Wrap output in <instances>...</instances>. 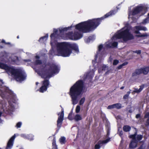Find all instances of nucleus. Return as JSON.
Returning <instances> with one entry per match:
<instances>
[{
	"label": "nucleus",
	"instance_id": "f257e3e1",
	"mask_svg": "<svg viewBox=\"0 0 149 149\" xmlns=\"http://www.w3.org/2000/svg\"><path fill=\"white\" fill-rule=\"evenodd\" d=\"M116 13L115 10H111L101 17L89 19L76 24L75 26V29L84 33L93 31L100 24L102 20L114 15Z\"/></svg>",
	"mask_w": 149,
	"mask_h": 149
},
{
	"label": "nucleus",
	"instance_id": "f03ea898",
	"mask_svg": "<svg viewBox=\"0 0 149 149\" xmlns=\"http://www.w3.org/2000/svg\"><path fill=\"white\" fill-rule=\"evenodd\" d=\"M59 70L60 69L58 65L55 63H52L49 68L45 70L42 72L41 77L45 80L42 82V86L38 90L40 92L44 93L47 90L49 87V81L48 79H46L51 77L54 74L58 73Z\"/></svg>",
	"mask_w": 149,
	"mask_h": 149
},
{
	"label": "nucleus",
	"instance_id": "7ed1b4c3",
	"mask_svg": "<svg viewBox=\"0 0 149 149\" xmlns=\"http://www.w3.org/2000/svg\"><path fill=\"white\" fill-rule=\"evenodd\" d=\"M84 83L82 80H79L70 88L69 95L74 105L77 103L79 98L84 93Z\"/></svg>",
	"mask_w": 149,
	"mask_h": 149
},
{
	"label": "nucleus",
	"instance_id": "20e7f679",
	"mask_svg": "<svg viewBox=\"0 0 149 149\" xmlns=\"http://www.w3.org/2000/svg\"><path fill=\"white\" fill-rule=\"evenodd\" d=\"M58 53L63 57H68L72 53V50L77 53L79 52L78 47L75 43L71 44L66 42L58 43L56 45Z\"/></svg>",
	"mask_w": 149,
	"mask_h": 149
},
{
	"label": "nucleus",
	"instance_id": "39448f33",
	"mask_svg": "<svg viewBox=\"0 0 149 149\" xmlns=\"http://www.w3.org/2000/svg\"><path fill=\"white\" fill-rule=\"evenodd\" d=\"M0 68L5 70L7 72L11 74V75L17 81L21 82L26 78V74L21 69L14 68L0 62Z\"/></svg>",
	"mask_w": 149,
	"mask_h": 149
},
{
	"label": "nucleus",
	"instance_id": "423d86ee",
	"mask_svg": "<svg viewBox=\"0 0 149 149\" xmlns=\"http://www.w3.org/2000/svg\"><path fill=\"white\" fill-rule=\"evenodd\" d=\"M113 37L116 39H122L124 42H126L134 38L133 35L131 33L130 30L127 28L124 29H122L118 31Z\"/></svg>",
	"mask_w": 149,
	"mask_h": 149
},
{
	"label": "nucleus",
	"instance_id": "0eeeda50",
	"mask_svg": "<svg viewBox=\"0 0 149 149\" xmlns=\"http://www.w3.org/2000/svg\"><path fill=\"white\" fill-rule=\"evenodd\" d=\"M148 8L145 5L138 6L134 8L131 12L132 15H136L140 13L144 15L147 11Z\"/></svg>",
	"mask_w": 149,
	"mask_h": 149
},
{
	"label": "nucleus",
	"instance_id": "6e6552de",
	"mask_svg": "<svg viewBox=\"0 0 149 149\" xmlns=\"http://www.w3.org/2000/svg\"><path fill=\"white\" fill-rule=\"evenodd\" d=\"M149 72V66L136 69L132 74V77H135L141 74L146 75Z\"/></svg>",
	"mask_w": 149,
	"mask_h": 149
},
{
	"label": "nucleus",
	"instance_id": "1a4fd4ad",
	"mask_svg": "<svg viewBox=\"0 0 149 149\" xmlns=\"http://www.w3.org/2000/svg\"><path fill=\"white\" fill-rule=\"evenodd\" d=\"M60 106L62 108L61 112L60 114V113H58V116H58V120H57V127L59 129L61 127L63 121V120L64 118V109L63 108H62V106L60 105Z\"/></svg>",
	"mask_w": 149,
	"mask_h": 149
},
{
	"label": "nucleus",
	"instance_id": "9d476101",
	"mask_svg": "<svg viewBox=\"0 0 149 149\" xmlns=\"http://www.w3.org/2000/svg\"><path fill=\"white\" fill-rule=\"evenodd\" d=\"M58 31L55 30L54 31V32L51 34L50 37L51 38L50 44L51 46H52L56 41V39L57 36V33Z\"/></svg>",
	"mask_w": 149,
	"mask_h": 149
},
{
	"label": "nucleus",
	"instance_id": "9b49d317",
	"mask_svg": "<svg viewBox=\"0 0 149 149\" xmlns=\"http://www.w3.org/2000/svg\"><path fill=\"white\" fill-rule=\"evenodd\" d=\"M110 138H108L104 140H100L95 145V149H99L101 147V145L102 144L106 143L109 141L110 140Z\"/></svg>",
	"mask_w": 149,
	"mask_h": 149
},
{
	"label": "nucleus",
	"instance_id": "f8f14e48",
	"mask_svg": "<svg viewBox=\"0 0 149 149\" xmlns=\"http://www.w3.org/2000/svg\"><path fill=\"white\" fill-rule=\"evenodd\" d=\"M15 136L14 135L8 141L6 148V149H10L12 147L13 145L14 140Z\"/></svg>",
	"mask_w": 149,
	"mask_h": 149
},
{
	"label": "nucleus",
	"instance_id": "ddd939ff",
	"mask_svg": "<svg viewBox=\"0 0 149 149\" xmlns=\"http://www.w3.org/2000/svg\"><path fill=\"white\" fill-rule=\"evenodd\" d=\"M83 36V34L78 32H75L73 33V40H76L81 38Z\"/></svg>",
	"mask_w": 149,
	"mask_h": 149
},
{
	"label": "nucleus",
	"instance_id": "4468645a",
	"mask_svg": "<svg viewBox=\"0 0 149 149\" xmlns=\"http://www.w3.org/2000/svg\"><path fill=\"white\" fill-rule=\"evenodd\" d=\"M138 141L136 140H132L129 145V147L130 148H134L137 146Z\"/></svg>",
	"mask_w": 149,
	"mask_h": 149
},
{
	"label": "nucleus",
	"instance_id": "2eb2a0df",
	"mask_svg": "<svg viewBox=\"0 0 149 149\" xmlns=\"http://www.w3.org/2000/svg\"><path fill=\"white\" fill-rule=\"evenodd\" d=\"M65 36L66 39L73 40V33L72 32H69L67 33H66Z\"/></svg>",
	"mask_w": 149,
	"mask_h": 149
},
{
	"label": "nucleus",
	"instance_id": "dca6fc26",
	"mask_svg": "<svg viewBox=\"0 0 149 149\" xmlns=\"http://www.w3.org/2000/svg\"><path fill=\"white\" fill-rule=\"evenodd\" d=\"M144 85L143 84L140 86V88L139 89L137 88H134V90L133 91V92L135 93H140L144 87Z\"/></svg>",
	"mask_w": 149,
	"mask_h": 149
},
{
	"label": "nucleus",
	"instance_id": "f3484780",
	"mask_svg": "<svg viewBox=\"0 0 149 149\" xmlns=\"http://www.w3.org/2000/svg\"><path fill=\"white\" fill-rule=\"evenodd\" d=\"M135 28L136 30L140 31L143 30L146 31L147 30V29L146 27L141 26H136L135 27Z\"/></svg>",
	"mask_w": 149,
	"mask_h": 149
},
{
	"label": "nucleus",
	"instance_id": "a211bd4d",
	"mask_svg": "<svg viewBox=\"0 0 149 149\" xmlns=\"http://www.w3.org/2000/svg\"><path fill=\"white\" fill-rule=\"evenodd\" d=\"M52 149H58L56 143V139L55 137H54L52 140Z\"/></svg>",
	"mask_w": 149,
	"mask_h": 149
},
{
	"label": "nucleus",
	"instance_id": "6ab92c4d",
	"mask_svg": "<svg viewBox=\"0 0 149 149\" xmlns=\"http://www.w3.org/2000/svg\"><path fill=\"white\" fill-rule=\"evenodd\" d=\"M131 127L129 125H124L123 127V130L125 132H129L131 130Z\"/></svg>",
	"mask_w": 149,
	"mask_h": 149
},
{
	"label": "nucleus",
	"instance_id": "aec40b11",
	"mask_svg": "<svg viewBox=\"0 0 149 149\" xmlns=\"http://www.w3.org/2000/svg\"><path fill=\"white\" fill-rule=\"evenodd\" d=\"M59 141L61 144H65L66 142L65 138L64 136H61L59 139Z\"/></svg>",
	"mask_w": 149,
	"mask_h": 149
},
{
	"label": "nucleus",
	"instance_id": "412c9836",
	"mask_svg": "<svg viewBox=\"0 0 149 149\" xmlns=\"http://www.w3.org/2000/svg\"><path fill=\"white\" fill-rule=\"evenodd\" d=\"M72 28V26H70L68 27H65L63 29H59V31L60 33H61L64 32V31H67L70 29Z\"/></svg>",
	"mask_w": 149,
	"mask_h": 149
},
{
	"label": "nucleus",
	"instance_id": "4be33fe9",
	"mask_svg": "<svg viewBox=\"0 0 149 149\" xmlns=\"http://www.w3.org/2000/svg\"><path fill=\"white\" fill-rule=\"evenodd\" d=\"M95 39L94 36L93 35L89 36L85 40L87 43Z\"/></svg>",
	"mask_w": 149,
	"mask_h": 149
},
{
	"label": "nucleus",
	"instance_id": "5701e85b",
	"mask_svg": "<svg viewBox=\"0 0 149 149\" xmlns=\"http://www.w3.org/2000/svg\"><path fill=\"white\" fill-rule=\"evenodd\" d=\"M48 37V34H46L45 36L42 37L40 38L38 41L40 42H42L44 41V40H46Z\"/></svg>",
	"mask_w": 149,
	"mask_h": 149
},
{
	"label": "nucleus",
	"instance_id": "b1692460",
	"mask_svg": "<svg viewBox=\"0 0 149 149\" xmlns=\"http://www.w3.org/2000/svg\"><path fill=\"white\" fill-rule=\"evenodd\" d=\"M74 119L76 121H78L82 120V118L81 116L78 114H77L75 116Z\"/></svg>",
	"mask_w": 149,
	"mask_h": 149
},
{
	"label": "nucleus",
	"instance_id": "393cba45",
	"mask_svg": "<svg viewBox=\"0 0 149 149\" xmlns=\"http://www.w3.org/2000/svg\"><path fill=\"white\" fill-rule=\"evenodd\" d=\"M136 135L137 133L136 132H135L134 134L130 135L129 137L130 138L132 139V140H136Z\"/></svg>",
	"mask_w": 149,
	"mask_h": 149
},
{
	"label": "nucleus",
	"instance_id": "a878e982",
	"mask_svg": "<svg viewBox=\"0 0 149 149\" xmlns=\"http://www.w3.org/2000/svg\"><path fill=\"white\" fill-rule=\"evenodd\" d=\"M128 63V62H124V63H122V64L120 65L119 66H118V67L117 68L118 69H120L121 68H122L124 66L126 65H127Z\"/></svg>",
	"mask_w": 149,
	"mask_h": 149
},
{
	"label": "nucleus",
	"instance_id": "bb28decb",
	"mask_svg": "<svg viewBox=\"0 0 149 149\" xmlns=\"http://www.w3.org/2000/svg\"><path fill=\"white\" fill-rule=\"evenodd\" d=\"M85 100V98L84 97L82 98L79 100V104L80 105H82L83 104Z\"/></svg>",
	"mask_w": 149,
	"mask_h": 149
},
{
	"label": "nucleus",
	"instance_id": "cd10ccee",
	"mask_svg": "<svg viewBox=\"0 0 149 149\" xmlns=\"http://www.w3.org/2000/svg\"><path fill=\"white\" fill-rule=\"evenodd\" d=\"M34 64L35 65H40L42 63V61L39 60H36L34 62Z\"/></svg>",
	"mask_w": 149,
	"mask_h": 149
},
{
	"label": "nucleus",
	"instance_id": "c85d7f7f",
	"mask_svg": "<svg viewBox=\"0 0 149 149\" xmlns=\"http://www.w3.org/2000/svg\"><path fill=\"white\" fill-rule=\"evenodd\" d=\"M131 92L130 91H128L127 94L125 95L123 97V99H128L129 98V95L130 93Z\"/></svg>",
	"mask_w": 149,
	"mask_h": 149
},
{
	"label": "nucleus",
	"instance_id": "c756f323",
	"mask_svg": "<svg viewBox=\"0 0 149 149\" xmlns=\"http://www.w3.org/2000/svg\"><path fill=\"white\" fill-rule=\"evenodd\" d=\"M143 135L141 134H138L137 135L136 137V139L137 141H140L143 138Z\"/></svg>",
	"mask_w": 149,
	"mask_h": 149
},
{
	"label": "nucleus",
	"instance_id": "7c9ffc66",
	"mask_svg": "<svg viewBox=\"0 0 149 149\" xmlns=\"http://www.w3.org/2000/svg\"><path fill=\"white\" fill-rule=\"evenodd\" d=\"M114 106L117 109H120L121 108V104L120 103H118L116 104H115Z\"/></svg>",
	"mask_w": 149,
	"mask_h": 149
},
{
	"label": "nucleus",
	"instance_id": "2f4dec72",
	"mask_svg": "<svg viewBox=\"0 0 149 149\" xmlns=\"http://www.w3.org/2000/svg\"><path fill=\"white\" fill-rule=\"evenodd\" d=\"M118 45V43L116 42H114L111 44V46L113 48L117 47Z\"/></svg>",
	"mask_w": 149,
	"mask_h": 149
},
{
	"label": "nucleus",
	"instance_id": "473e14b6",
	"mask_svg": "<svg viewBox=\"0 0 149 149\" xmlns=\"http://www.w3.org/2000/svg\"><path fill=\"white\" fill-rule=\"evenodd\" d=\"M80 110V107L79 105H77L76 108L75 112L77 113H79Z\"/></svg>",
	"mask_w": 149,
	"mask_h": 149
},
{
	"label": "nucleus",
	"instance_id": "72a5a7b5",
	"mask_svg": "<svg viewBox=\"0 0 149 149\" xmlns=\"http://www.w3.org/2000/svg\"><path fill=\"white\" fill-rule=\"evenodd\" d=\"M1 56L4 58H6L7 56V54L5 52H2L1 53Z\"/></svg>",
	"mask_w": 149,
	"mask_h": 149
},
{
	"label": "nucleus",
	"instance_id": "f704fd0d",
	"mask_svg": "<svg viewBox=\"0 0 149 149\" xmlns=\"http://www.w3.org/2000/svg\"><path fill=\"white\" fill-rule=\"evenodd\" d=\"M119 61L117 59H115L113 60V64L114 65H116L119 63Z\"/></svg>",
	"mask_w": 149,
	"mask_h": 149
},
{
	"label": "nucleus",
	"instance_id": "c9c22d12",
	"mask_svg": "<svg viewBox=\"0 0 149 149\" xmlns=\"http://www.w3.org/2000/svg\"><path fill=\"white\" fill-rule=\"evenodd\" d=\"M115 108V107L114 104L111 105H109L107 107V109H111Z\"/></svg>",
	"mask_w": 149,
	"mask_h": 149
},
{
	"label": "nucleus",
	"instance_id": "e433bc0d",
	"mask_svg": "<svg viewBox=\"0 0 149 149\" xmlns=\"http://www.w3.org/2000/svg\"><path fill=\"white\" fill-rule=\"evenodd\" d=\"M133 53H136L137 54L140 55L141 53V50H139L133 51Z\"/></svg>",
	"mask_w": 149,
	"mask_h": 149
},
{
	"label": "nucleus",
	"instance_id": "4c0bfd02",
	"mask_svg": "<svg viewBox=\"0 0 149 149\" xmlns=\"http://www.w3.org/2000/svg\"><path fill=\"white\" fill-rule=\"evenodd\" d=\"M72 113H70L68 116V118L70 120H72L73 119V118L72 117Z\"/></svg>",
	"mask_w": 149,
	"mask_h": 149
},
{
	"label": "nucleus",
	"instance_id": "58836bf2",
	"mask_svg": "<svg viewBox=\"0 0 149 149\" xmlns=\"http://www.w3.org/2000/svg\"><path fill=\"white\" fill-rule=\"evenodd\" d=\"M148 35L146 33L143 34L138 36V37H144L147 36Z\"/></svg>",
	"mask_w": 149,
	"mask_h": 149
},
{
	"label": "nucleus",
	"instance_id": "ea45409f",
	"mask_svg": "<svg viewBox=\"0 0 149 149\" xmlns=\"http://www.w3.org/2000/svg\"><path fill=\"white\" fill-rule=\"evenodd\" d=\"M22 125V123L21 122H19L16 124V126L17 128H19Z\"/></svg>",
	"mask_w": 149,
	"mask_h": 149
},
{
	"label": "nucleus",
	"instance_id": "a19ab883",
	"mask_svg": "<svg viewBox=\"0 0 149 149\" xmlns=\"http://www.w3.org/2000/svg\"><path fill=\"white\" fill-rule=\"evenodd\" d=\"M149 118V112H147L144 115V118Z\"/></svg>",
	"mask_w": 149,
	"mask_h": 149
},
{
	"label": "nucleus",
	"instance_id": "79ce46f5",
	"mask_svg": "<svg viewBox=\"0 0 149 149\" xmlns=\"http://www.w3.org/2000/svg\"><path fill=\"white\" fill-rule=\"evenodd\" d=\"M103 47V45H100L98 46V51H100Z\"/></svg>",
	"mask_w": 149,
	"mask_h": 149
},
{
	"label": "nucleus",
	"instance_id": "37998d69",
	"mask_svg": "<svg viewBox=\"0 0 149 149\" xmlns=\"http://www.w3.org/2000/svg\"><path fill=\"white\" fill-rule=\"evenodd\" d=\"M146 126H149V118L147 119L146 121Z\"/></svg>",
	"mask_w": 149,
	"mask_h": 149
},
{
	"label": "nucleus",
	"instance_id": "c03bdc74",
	"mask_svg": "<svg viewBox=\"0 0 149 149\" xmlns=\"http://www.w3.org/2000/svg\"><path fill=\"white\" fill-rule=\"evenodd\" d=\"M16 59L15 60H14V59H12V61L13 62H16L18 60V58L17 56H15Z\"/></svg>",
	"mask_w": 149,
	"mask_h": 149
},
{
	"label": "nucleus",
	"instance_id": "a18cd8bd",
	"mask_svg": "<svg viewBox=\"0 0 149 149\" xmlns=\"http://www.w3.org/2000/svg\"><path fill=\"white\" fill-rule=\"evenodd\" d=\"M123 132L122 130L119 131V134L120 136H121L123 135Z\"/></svg>",
	"mask_w": 149,
	"mask_h": 149
},
{
	"label": "nucleus",
	"instance_id": "49530a36",
	"mask_svg": "<svg viewBox=\"0 0 149 149\" xmlns=\"http://www.w3.org/2000/svg\"><path fill=\"white\" fill-rule=\"evenodd\" d=\"M141 117V114L140 113L136 114L135 117L136 118H139Z\"/></svg>",
	"mask_w": 149,
	"mask_h": 149
},
{
	"label": "nucleus",
	"instance_id": "de8ad7c7",
	"mask_svg": "<svg viewBox=\"0 0 149 149\" xmlns=\"http://www.w3.org/2000/svg\"><path fill=\"white\" fill-rule=\"evenodd\" d=\"M51 64H50V63H49V62H48L47 64H45V66H44V68H45L47 66V65H48V66H50L51 65Z\"/></svg>",
	"mask_w": 149,
	"mask_h": 149
},
{
	"label": "nucleus",
	"instance_id": "09e8293b",
	"mask_svg": "<svg viewBox=\"0 0 149 149\" xmlns=\"http://www.w3.org/2000/svg\"><path fill=\"white\" fill-rule=\"evenodd\" d=\"M139 30H136L135 31V33L136 34H141L139 32Z\"/></svg>",
	"mask_w": 149,
	"mask_h": 149
},
{
	"label": "nucleus",
	"instance_id": "8fccbe9b",
	"mask_svg": "<svg viewBox=\"0 0 149 149\" xmlns=\"http://www.w3.org/2000/svg\"><path fill=\"white\" fill-rule=\"evenodd\" d=\"M148 19H146L143 20V23H146L148 22Z\"/></svg>",
	"mask_w": 149,
	"mask_h": 149
},
{
	"label": "nucleus",
	"instance_id": "3c124183",
	"mask_svg": "<svg viewBox=\"0 0 149 149\" xmlns=\"http://www.w3.org/2000/svg\"><path fill=\"white\" fill-rule=\"evenodd\" d=\"M109 134H110L109 130V129H108V130L107 131V136H109Z\"/></svg>",
	"mask_w": 149,
	"mask_h": 149
},
{
	"label": "nucleus",
	"instance_id": "603ef678",
	"mask_svg": "<svg viewBox=\"0 0 149 149\" xmlns=\"http://www.w3.org/2000/svg\"><path fill=\"white\" fill-rule=\"evenodd\" d=\"M106 68V66L105 65H103L102 67V70H105V68Z\"/></svg>",
	"mask_w": 149,
	"mask_h": 149
},
{
	"label": "nucleus",
	"instance_id": "864d4df0",
	"mask_svg": "<svg viewBox=\"0 0 149 149\" xmlns=\"http://www.w3.org/2000/svg\"><path fill=\"white\" fill-rule=\"evenodd\" d=\"M1 43H4L5 44H6V42L3 39L1 42Z\"/></svg>",
	"mask_w": 149,
	"mask_h": 149
},
{
	"label": "nucleus",
	"instance_id": "5fc2aeb1",
	"mask_svg": "<svg viewBox=\"0 0 149 149\" xmlns=\"http://www.w3.org/2000/svg\"><path fill=\"white\" fill-rule=\"evenodd\" d=\"M5 44H6V45H10L11 46H12L10 43L9 42H6V43Z\"/></svg>",
	"mask_w": 149,
	"mask_h": 149
},
{
	"label": "nucleus",
	"instance_id": "6e6d98bb",
	"mask_svg": "<svg viewBox=\"0 0 149 149\" xmlns=\"http://www.w3.org/2000/svg\"><path fill=\"white\" fill-rule=\"evenodd\" d=\"M128 112L130 113H132V111L131 109H130L129 110Z\"/></svg>",
	"mask_w": 149,
	"mask_h": 149
},
{
	"label": "nucleus",
	"instance_id": "4d7b16f0",
	"mask_svg": "<svg viewBox=\"0 0 149 149\" xmlns=\"http://www.w3.org/2000/svg\"><path fill=\"white\" fill-rule=\"evenodd\" d=\"M36 58L39 59L40 58V57L38 56H36Z\"/></svg>",
	"mask_w": 149,
	"mask_h": 149
},
{
	"label": "nucleus",
	"instance_id": "13d9d810",
	"mask_svg": "<svg viewBox=\"0 0 149 149\" xmlns=\"http://www.w3.org/2000/svg\"><path fill=\"white\" fill-rule=\"evenodd\" d=\"M124 86H123L121 87L120 88V89H124Z\"/></svg>",
	"mask_w": 149,
	"mask_h": 149
},
{
	"label": "nucleus",
	"instance_id": "bf43d9fd",
	"mask_svg": "<svg viewBox=\"0 0 149 149\" xmlns=\"http://www.w3.org/2000/svg\"><path fill=\"white\" fill-rule=\"evenodd\" d=\"M42 67H43V68H44V67H43V66H42ZM45 70V68H44V70H43V71H42V72H41V75L42 74V72H43V71H44V70Z\"/></svg>",
	"mask_w": 149,
	"mask_h": 149
},
{
	"label": "nucleus",
	"instance_id": "052dcab7",
	"mask_svg": "<svg viewBox=\"0 0 149 149\" xmlns=\"http://www.w3.org/2000/svg\"><path fill=\"white\" fill-rule=\"evenodd\" d=\"M2 114V112H0V117H1V116Z\"/></svg>",
	"mask_w": 149,
	"mask_h": 149
},
{
	"label": "nucleus",
	"instance_id": "680f3d73",
	"mask_svg": "<svg viewBox=\"0 0 149 149\" xmlns=\"http://www.w3.org/2000/svg\"><path fill=\"white\" fill-rule=\"evenodd\" d=\"M17 39H19V36H17Z\"/></svg>",
	"mask_w": 149,
	"mask_h": 149
},
{
	"label": "nucleus",
	"instance_id": "e2e57ef3",
	"mask_svg": "<svg viewBox=\"0 0 149 149\" xmlns=\"http://www.w3.org/2000/svg\"><path fill=\"white\" fill-rule=\"evenodd\" d=\"M0 81L2 82V84H3V81L2 80H1V81Z\"/></svg>",
	"mask_w": 149,
	"mask_h": 149
},
{
	"label": "nucleus",
	"instance_id": "0e129e2a",
	"mask_svg": "<svg viewBox=\"0 0 149 149\" xmlns=\"http://www.w3.org/2000/svg\"><path fill=\"white\" fill-rule=\"evenodd\" d=\"M33 139L32 138L30 139V140H33Z\"/></svg>",
	"mask_w": 149,
	"mask_h": 149
},
{
	"label": "nucleus",
	"instance_id": "69168bd1",
	"mask_svg": "<svg viewBox=\"0 0 149 149\" xmlns=\"http://www.w3.org/2000/svg\"><path fill=\"white\" fill-rule=\"evenodd\" d=\"M38 84V82H36V85H37Z\"/></svg>",
	"mask_w": 149,
	"mask_h": 149
},
{
	"label": "nucleus",
	"instance_id": "338daca9",
	"mask_svg": "<svg viewBox=\"0 0 149 149\" xmlns=\"http://www.w3.org/2000/svg\"><path fill=\"white\" fill-rule=\"evenodd\" d=\"M148 16H149V13L148 14Z\"/></svg>",
	"mask_w": 149,
	"mask_h": 149
},
{
	"label": "nucleus",
	"instance_id": "774afa93",
	"mask_svg": "<svg viewBox=\"0 0 149 149\" xmlns=\"http://www.w3.org/2000/svg\"><path fill=\"white\" fill-rule=\"evenodd\" d=\"M3 47L2 46L1 47V48H3Z\"/></svg>",
	"mask_w": 149,
	"mask_h": 149
}]
</instances>
